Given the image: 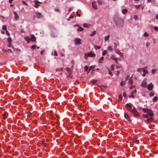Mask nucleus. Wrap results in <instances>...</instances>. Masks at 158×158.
I'll list each match as a JSON object with an SVG mask.
<instances>
[{
  "label": "nucleus",
  "instance_id": "nucleus-9",
  "mask_svg": "<svg viewBox=\"0 0 158 158\" xmlns=\"http://www.w3.org/2000/svg\"><path fill=\"white\" fill-rule=\"evenodd\" d=\"M115 52L116 53L118 54L122 57H123V53L121 52L118 49H115Z\"/></svg>",
  "mask_w": 158,
  "mask_h": 158
},
{
  "label": "nucleus",
  "instance_id": "nucleus-60",
  "mask_svg": "<svg viewBox=\"0 0 158 158\" xmlns=\"http://www.w3.org/2000/svg\"><path fill=\"white\" fill-rule=\"evenodd\" d=\"M54 55L55 56H56L57 55V52L56 51L55 52Z\"/></svg>",
  "mask_w": 158,
  "mask_h": 158
},
{
  "label": "nucleus",
  "instance_id": "nucleus-17",
  "mask_svg": "<svg viewBox=\"0 0 158 158\" xmlns=\"http://www.w3.org/2000/svg\"><path fill=\"white\" fill-rule=\"evenodd\" d=\"M75 26H77L78 27V28L77 29V31H81L84 30L83 28L82 27L79 26L77 25H75Z\"/></svg>",
  "mask_w": 158,
  "mask_h": 158
},
{
  "label": "nucleus",
  "instance_id": "nucleus-50",
  "mask_svg": "<svg viewBox=\"0 0 158 158\" xmlns=\"http://www.w3.org/2000/svg\"><path fill=\"white\" fill-rule=\"evenodd\" d=\"M144 36H145L147 37V36H148V34L147 32H145V33H144Z\"/></svg>",
  "mask_w": 158,
  "mask_h": 158
},
{
  "label": "nucleus",
  "instance_id": "nucleus-35",
  "mask_svg": "<svg viewBox=\"0 0 158 158\" xmlns=\"http://www.w3.org/2000/svg\"><path fill=\"white\" fill-rule=\"evenodd\" d=\"M143 70H144L143 69L139 68V69H138L137 71L139 72H141L142 71H143Z\"/></svg>",
  "mask_w": 158,
  "mask_h": 158
},
{
  "label": "nucleus",
  "instance_id": "nucleus-51",
  "mask_svg": "<svg viewBox=\"0 0 158 158\" xmlns=\"http://www.w3.org/2000/svg\"><path fill=\"white\" fill-rule=\"evenodd\" d=\"M149 95L150 97H152L154 95V94L153 93H150L149 94Z\"/></svg>",
  "mask_w": 158,
  "mask_h": 158
},
{
  "label": "nucleus",
  "instance_id": "nucleus-10",
  "mask_svg": "<svg viewBox=\"0 0 158 158\" xmlns=\"http://www.w3.org/2000/svg\"><path fill=\"white\" fill-rule=\"evenodd\" d=\"M136 92V88H134L131 91V93L130 96H129V97H132L133 98H134V96L133 95Z\"/></svg>",
  "mask_w": 158,
  "mask_h": 158
},
{
  "label": "nucleus",
  "instance_id": "nucleus-7",
  "mask_svg": "<svg viewBox=\"0 0 158 158\" xmlns=\"http://www.w3.org/2000/svg\"><path fill=\"white\" fill-rule=\"evenodd\" d=\"M131 111L135 117H137L139 116L138 113L137 112V110L135 109L134 108L132 109Z\"/></svg>",
  "mask_w": 158,
  "mask_h": 158
},
{
  "label": "nucleus",
  "instance_id": "nucleus-45",
  "mask_svg": "<svg viewBox=\"0 0 158 158\" xmlns=\"http://www.w3.org/2000/svg\"><path fill=\"white\" fill-rule=\"evenodd\" d=\"M133 141L134 143H136L137 144H138V141L137 140H135V139H133Z\"/></svg>",
  "mask_w": 158,
  "mask_h": 158
},
{
  "label": "nucleus",
  "instance_id": "nucleus-22",
  "mask_svg": "<svg viewBox=\"0 0 158 158\" xmlns=\"http://www.w3.org/2000/svg\"><path fill=\"white\" fill-rule=\"evenodd\" d=\"M143 73L142 74V76H145L147 74V73H148V71L147 70H143Z\"/></svg>",
  "mask_w": 158,
  "mask_h": 158
},
{
  "label": "nucleus",
  "instance_id": "nucleus-15",
  "mask_svg": "<svg viewBox=\"0 0 158 158\" xmlns=\"http://www.w3.org/2000/svg\"><path fill=\"white\" fill-rule=\"evenodd\" d=\"M92 6L93 8L95 9H97L96 3L95 2H93L92 3Z\"/></svg>",
  "mask_w": 158,
  "mask_h": 158
},
{
  "label": "nucleus",
  "instance_id": "nucleus-23",
  "mask_svg": "<svg viewBox=\"0 0 158 158\" xmlns=\"http://www.w3.org/2000/svg\"><path fill=\"white\" fill-rule=\"evenodd\" d=\"M104 59V57L102 56L98 60V62L101 63L102 62V61Z\"/></svg>",
  "mask_w": 158,
  "mask_h": 158
},
{
  "label": "nucleus",
  "instance_id": "nucleus-34",
  "mask_svg": "<svg viewBox=\"0 0 158 158\" xmlns=\"http://www.w3.org/2000/svg\"><path fill=\"white\" fill-rule=\"evenodd\" d=\"M107 54V52L106 50H104L102 53L103 56L106 55Z\"/></svg>",
  "mask_w": 158,
  "mask_h": 158
},
{
  "label": "nucleus",
  "instance_id": "nucleus-63",
  "mask_svg": "<svg viewBox=\"0 0 158 158\" xmlns=\"http://www.w3.org/2000/svg\"><path fill=\"white\" fill-rule=\"evenodd\" d=\"M22 3H23V4H25V5H27V4H26V2H25L24 1H22Z\"/></svg>",
  "mask_w": 158,
  "mask_h": 158
},
{
  "label": "nucleus",
  "instance_id": "nucleus-64",
  "mask_svg": "<svg viewBox=\"0 0 158 158\" xmlns=\"http://www.w3.org/2000/svg\"><path fill=\"white\" fill-rule=\"evenodd\" d=\"M156 19H158V14L156 15Z\"/></svg>",
  "mask_w": 158,
  "mask_h": 158
},
{
  "label": "nucleus",
  "instance_id": "nucleus-58",
  "mask_svg": "<svg viewBox=\"0 0 158 158\" xmlns=\"http://www.w3.org/2000/svg\"><path fill=\"white\" fill-rule=\"evenodd\" d=\"M117 47V45L116 44V43H114V48H116Z\"/></svg>",
  "mask_w": 158,
  "mask_h": 158
},
{
  "label": "nucleus",
  "instance_id": "nucleus-47",
  "mask_svg": "<svg viewBox=\"0 0 158 158\" xmlns=\"http://www.w3.org/2000/svg\"><path fill=\"white\" fill-rule=\"evenodd\" d=\"M150 43L149 42H147L146 43V47H148L150 45Z\"/></svg>",
  "mask_w": 158,
  "mask_h": 158
},
{
  "label": "nucleus",
  "instance_id": "nucleus-21",
  "mask_svg": "<svg viewBox=\"0 0 158 158\" xmlns=\"http://www.w3.org/2000/svg\"><path fill=\"white\" fill-rule=\"evenodd\" d=\"M83 26L84 27L88 28L89 27V25L87 23H84Z\"/></svg>",
  "mask_w": 158,
  "mask_h": 158
},
{
  "label": "nucleus",
  "instance_id": "nucleus-4",
  "mask_svg": "<svg viewBox=\"0 0 158 158\" xmlns=\"http://www.w3.org/2000/svg\"><path fill=\"white\" fill-rule=\"evenodd\" d=\"M115 24L119 27H121L123 25V22L122 20L118 19V20L116 21Z\"/></svg>",
  "mask_w": 158,
  "mask_h": 158
},
{
  "label": "nucleus",
  "instance_id": "nucleus-43",
  "mask_svg": "<svg viewBox=\"0 0 158 158\" xmlns=\"http://www.w3.org/2000/svg\"><path fill=\"white\" fill-rule=\"evenodd\" d=\"M109 71V75H110V76H112L113 75L112 73L108 69Z\"/></svg>",
  "mask_w": 158,
  "mask_h": 158
},
{
  "label": "nucleus",
  "instance_id": "nucleus-3",
  "mask_svg": "<svg viewBox=\"0 0 158 158\" xmlns=\"http://www.w3.org/2000/svg\"><path fill=\"white\" fill-rule=\"evenodd\" d=\"M95 54L93 53L92 52H91L89 53H86L85 54L84 58L87 59L88 57H93L95 56Z\"/></svg>",
  "mask_w": 158,
  "mask_h": 158
},
{
  "label": "nucleus",
  "instance_id": "nucleus-61",
  "mask_svg": "<svg viewBox=\"0 0 158 158\" xmlns=\"http://www.w3.org/2000/svg\"><path fill=\"white\" fill-rule=\"evenodd\" d=\"M73 18V16L72 15H71L70 17H69V19H72Z\"/></svg>",
  "mask_w": 158,
  "mask_h": 158
},
{
  "label": "nucleus",
  "instance_id": "nucleus-40",
  "mask_svg": "<svg viewBox=\"0 0 158 158\" xmlns=\"http://www.w3.org/2000/svg\"><path fill=\"white\" fill-rule=\"evenodd\" d=\"M111 69L112 70H114V65H112L111 66Z\"/></svg>",
  "mask_w": 158,
  "mask_h": 158
},
{
  "label": "nucleus",
  "instance_id": "nucleus-53",
  "mask_svg": "<svg viewBox=\"0 0 158 158\" xmlns=\"http://www.w3.org/2000/svg\"><path fill=\"white\" fill-rule=\"evenodd\" d=\"M55 10L56 12H59L60 11V10L57 8H56Z\"/></svg>",
  "mask_w": 158,
  "mask_h": 158
},
{
  "label": "nucleus",
  "instance_id": "nucleus-57",
  "mask_svg": "<svg viewBox=\"0 0 158 158\" xmlns=\"http://www.w3.org/2000/svg\"><path fill=\"white\" fill-rule=\"evenodd\" d=\"M135 86L134 85H132L131 86V87H130V89H132L133 88H134V89L135 88Z\"/></svg>",
  "mask_w": 158,
  "mask_h": 158
},
{
  "label": "nucleus",
  "instance_id": "nucleus-14",
  "mask_svg": "<svg viewBox=\"0 0 158 158\" xmlns=\"http://www.w3.org/2000/svg\"><path fill=\"white\" fill-rule=\"evenodd\" d=\"M14 14L15 15V19L16 20L18 19L19 18V16L18 15L17 12H14Z\"/></svg>",
  "mask_w": 158,
  "mask_h": 158
},
{
  "label": "nucleus",
  "instance_id": "nucleus-56",
  "mask_svg": "<svg viewBox=\"0 0 158 158\" xmlns=\"http://www.w3.org/2000/svg\"><path fill=\"white\" fill-rule=\"evenodd\" d=\"M98 4L100 5H102V2L101 1H98Z\"/></svg>",
  "mask_w": 158,
  "mask_h": 158
},
{
  "label": "nucleus",
  "instance_id": "nucleus-41",
  "mask_svg": "<svg viewBox=\"0 0 158 158\" xmlns=\"http://www.w3.org/2000/svg\"><path fill=\"white\" fill-rule=\"evenodd\" d=\"M134 6L135 7L136 9H138L140 6V5H135Z\"/></svg>",
  "mask_w": 158,
  "mask_h": 158
},
{
  "label": "nucleus",
  "instance_id": "nucleus-1",
  "mask_svg": "<svg viewBox=\"0 0 158 158\" xmlns=\"http://www.w3.org/2000/svg\"><path fill=\"white\" fill-rule=\"evenodd\" d=\"M142 110L146 114L142 115V116L143 117L145 118H148L149 117H150L149 118L146 120V122L148 123L152 122L153 119V117L154 116L152 111L151 109L148 108H143Z\"/></svg>",
  "mask_w": 158,
  "mask_h": 158
},
{
  "label": "nucleus",
  "instance_id": "nucleus-16",
  "mask_svg": "<svg viewBox=\"0 0 158 158\" xmlns=\"http://www.w3.org/2000/svg\"><path fill=\"white\" fill-rule=\"evenodd\" d=\"M147 85V82L145 80H144L141 83V85L143 87H145Z\"/></svg>",
  "mask_w": 158,
  "mask_h": 158
},
{
  "label": "nucleus",
  "instance_id": "nucleus-25",
  "mask_svg": "<svg viewBox=\"0 0 158 158\" xmlns=\"http://www.w3.org/2000/svg\"><path fill=\"white\" fill-rule=\"evenodd\" d=\"M95 67V65H92L89 67V71L87 73H89V71L90 70H91L93 68H94Z\"/></svg>",
  "mask_w": 158,
  "mask_h": 158
},
{
  "label": "nucleus",
  "instance_id": "nucleus-12",
  "mask_svg": "<svg viewBox=\"0 0 158 158\" xmlns=\"http://www.w3.org/2000/svg\"><path fill=\"white\" fill-rule=\"evenodd\" d=\"M35 3V8H38L39 6V4L41 3V2L38 1L37 0H35L34 1Z\"/></svg>",
  "mask_w": 158,
  "mask_h": 158
},
{
  "label": "nucleus",
  "instance_id": "nucleus-62",
  "mask_svg": "<svg viewBox=\"0 0 158 158\" xmlns=\"http://www.w3.org/2000/svg\"><path fill=\"white\" fill-rule=\"evenodd\" d=\"M60 56H64V54L63 53H61L60 54Z\"/></svg>",
  "mask_w": 158,
  "mask_h": 158
},
{
  "label": "nucleus",
  "instance_id": "nucleus-24",
  "mask_svg": "<svg viewBox=\"0 0 158 158\" xmlns=\"http://www.w3.org/2000/svg\"><path fill=\"white\" fill-rule=\"evenodd\" d=\"M127 10L126 9H124L122 10V13L123 14H125L127 13Z\"/></svg>",
  "mask_w": 158,
  "mask_h": 158
},
{
  "label": "nucleus",
  "instance_id": "nucleus-31",
  "mask_svg": "<svg viewBox=\"0 0 158 158\" xmlns=\"http://www.w3.org/2000/svg\"><path fill=\"white\" fill-rule=\"evenodd\" d=\"M158 98L157 97L155 96L153 98L152 100L154 102H155L158 100Z\"/></svg>",
  "mask_w": 158,
  "mask_h": 158
},
{
  "label": "nucleus",
  "instance_id": "nucleus-8",
  "mask_svg": "<svg viewBox=\"0 0 158 158\" xmlns=\"http://www.w3.org/2000/svg\"><path fill=\"white\" fill-rule=\"evenodd\" d=\"M127 109L131 111L132 110V104L131 103H127L126 105Z\"/></svg>",
  "mask_w": 158,
  "mask_h": 158
},
{
  "label": "nucleus",
  "instance_id": "nucleus-37",
  "mask_svg": "<svg viewBox=\"0 0 158 158\" xmlns=\"http://www.w3.org/2000/svg\"><path fill=\"white\" fill-rule=\"evenodd\" d=\"M2 29L3 30L6 31V30H6V26L5 25H3L2 27Z\"/></svg>",
  "mask_w": 158,
  "mask_h": 158
},
{
  "label": "nucleus",
  "instance_id": "nucleus-19",
  "mask_svg": "<svg viewBox=\"0 0 158 158\" xmlns=\"http://www.w3.org/2000/svg\"><path fill=\"white\" fill-rule=\"evenodd\" d=\"M98 81V80L96 79H93L90 81V82L93 84H96V83Z\"/></svg>",
  "mask_w": 158,
  "mask_h": 158
},
{
  "label": "nucleus",
  "instance_id": "nucleus-38",
  "mask_svg": "<svg viewBox=\"0 0 158 158\" xmlns=\"http://www.w3.org/2000/svg\"><path fill=\"white\" fill-rule=\"evenodd\" d=\"M88 67L86 65L84 67L85 71H87L88 70Z\"/></svg>",
  "mask_w": 158,
  "mask_h": 158
},
{
  "label": "nucleus",
  "instance_id": "nucleus-52",
  "mask_svg": "<svg viewBox=\"0 0 158 158\" xmlns=\"http://www.w3.org/2000/svg\"><path fill=\"white\" fill-rule=\"evenodd\" d=\"M134 19L135 20H136L138 19V17L137 15H135L134 16Z\"/></svg>",
  "mask_w": 158,
  "mask_h": 158
},
{
  "label": "nucleus",
  "instance_id": "nucleus-36",
  "mask_svg": "<svg viewBox=\"0 0 158 158\" xmlns=\"http://www.w3.org/2000/svg\"><path fill=\"white\" fill-rule=\"evenodd\" d=\"M62 68H58L56 70V71H62Z\"/></svg>",
  "mask_w": 158,
  "mask_h": 158
},
{
  "label": "nucleus",
  "instance_id": "nucleus-18",
  "mask_svg": "<svg viewBox=\"0 0 158 158\" xmlns=\"http://www.w3.org/2000/svg\"><path fill=\"white\" fill-rule=\"evenodd\" d=\"M36 15L37 18L38 19L42 17V15L39 12H36Z\"/></svg>",
  "mask_w": 158,
  "mask_h": 158
},
{
  "label": "nucleus",
  "instance_id": "nucleus-49",
  "mask_svg": "<svg viewBox=\"0 0 158 158\" xmlns=\"http://www.w3.org/2000/svg\"><path fill=\"white\" fill-rule=\"evenodd\" d=\"M45 51L44 50H43L40 52V54L41 55H42L44 52Z\"/></svg>",
  "mask_w": 158,
  "mask_h": 158
},
{
  "label": "nucleus",
  "instance_id": "nucleus-28",
  "mask_svg": "<svg viewBox=\"0 0 158 158\" xmlns=\"http://www.w3.org/2000/svg\"><path fill=\"white\" fill-rule=\"evenodd\" d=\"M94 48L96 49H99L101 48L100 46L97 45H94Z\"/></svg>",
  "mask_w": 158,
  "mask_h": 158
},
{
  "label": "nucleus",
  "instance_id": "nucleus-48",
  "mask_svg": "<svg viewBox=\"0 0 158 158\" xmlns=\"http://www.w3.org/2000/svg\"><path fill=\"white\" fill-rule=\"evenodd\" d=\"M154 29L156 31H158V27H154Z\"/></svg>",
  "mask_w": 158,
  "mask_h": 158
},
{
  "label": "nucleus",
  "instance_id": "nucleus-11",
  "mask_svg": "<svg viewBox=\"0 0 158 158\" xmlns=\"http://www.w3.org/2000/svg\"><path fill=\"white\" fill-rule=\"evenodd\" d=\"M153 87V85L152 83L148 84L147 86V88L149 90H152Z\"/></svg>",
  "mask_w": 158,
  "mask_h": 158
},
{
  "label": "nucleus",
  "instance_id": "nucleus-29",
  "mask_svg": "<svg viewBox=\"0 0 158 158\" xmlns=\"http://www.w3.org/2000/svg\"><path fill=\"white\" fill-rule=\"evenodd\" d=\"M81 13V11H77L76 12V14L77 15V16L78 17H80L81 16V14L80 13Z\"/></svg>",
  "mask_w": 158,
  "mask_h": 158
},
{
  "label": "nucleus",
  "instance_id": "nucleus-46",
  "mask_svg": "<svg viewBox=\"0 0 158 158\" xmlns=\"http://www.w3.org/2000/svg\"><path fill=\"white\" fill-rule=\"evenodd\" d=\"M156 70L155 69H152V73L153 74L154 73L156 72Z\"/></svg>",
  "mask_w": 158,
  "mask_h": 158
},
{
  "label": "nucleus",
  "instance_id": "nucleus-27",
  "mask_svg": "<svg viewBox=\"0 0 158 158\" xmlns=\"http://www.w3.org/2000/svg\"><path fill=\"white\" fill-rule=\"evenodd\" d=\"M7 42L8 43H11V39L10 37H9L7 39Z\"/></svg>",
  "mask_w": 158,
  "mask_h": 158
},
{
  "label": "nucleus",
  "instance_id": "nucleus-6",
  "mask_svg": "<svg viewBox=\"0 0 158 158\" xmlns=\"http://www.w3.org/2000/svg\"><path fill=\"white\" fill-rule=\"evenodd\" d=\"M128 80V83L130 84H132L133 83V81L131 77H130V76H127L125 78V80Z\"/></svg>",
  "mask_w": 158,
  "mask_h": 158
},
{
  "label": "nucleus",
  "instance_id": "nucleus-39",
  "mask_svg": "<svg viewBox=\"0 0 158 158\" xmlns=\"http://www.w3.org/2000/svg\"><path fill=\"white\" fill-rule=\"evenodd\" d=\"M66 70L67 72H68L69 73L71 71L70 69L68 67H67L66 68Z\"/></svg>",
  "mask_w": 158,
  "mask_h": 158
},
{
  "label": "nucleus",
  "instance_id": "nucleus-44",
  "mask_svg": "<svg viewBox=\"0 0 158 158\" xmlns=\"http://www.w3.org/2000/svg\"><path fill=\"white\" fill-rule=\"evenodd\" d=\"M36 46H35V45H32V46H31V48L32 49H34V48H36Z\"/></svg>",
  "mask_w": 158,
  "mask_h": 158
},
{
  "label": "nucleus",
  "instance_id": "nucleus-2",
  "mask_svg": "<svg viewBox=\"0 0 158 158\" xmlns=\"http://www.w3.org/2000/svg\"><path fill=\"white\" fill-rule=\"evenodd\" d=\"M30 37L28 36L25 37L24 39L27 41V43L29 42L30 40L31 41L34 42L36 41V39L35 36L33 35H30Z\"/></svg>",
  "mask_w": 158,
  "mask_h": 158
},
{
  "label": "nucleus",
  "instance_id": "nucleus-42",
  "mask_svg": "<svg viewBox=\"0 0 158 158\" xmlns=\"http://www.w3.org/2000/svg\"><path fill=\"white\" fill-rule=\"evenodd\" d=\"M107 50H109L111 51H112V48L111 47H110V46H109L108 47Z\"/></svg>",
  "mask_w": 158,
  "mask_h": 158
},
{
  "label": "nucleus",
  "instance_id": "nucleus-59",
  "mask_svg": "<svg viewBox=\"0 0 158 158\" xmlns=\"http://www.w3.org/2000/svg\"><path fill=\"white\" fill-rule=\"evenodd\" d=\"M120 73V71H118L117 72V73H116V74L117 75H118Z\"/></svg>",
  "mask_w": 158,
  "mask_h": 158
},
{
  "label": "nucleus",
  "instance_id": "nucleus-20",
  "mask_svg": "<svg viewBox=\"0 0 158 158\" xmlns=\"http://www.w3.org/2000/svg\"><path fill=\"white\" fill-rule=\"evenodd\" d=\"M110 36L109 35L106 36L104 38V40L105 41H106L108 40L110 38Z\"/></svg>",
  "mask_w": 158,
  "mask_h": 158
},
{
  "label": "nucleus",
  "instance_id": "nucleus-55",
  "mask_svg": "<svg viewBox=\"0 0 158 158\" xmlns=\"http://www.w3.org/2000/svg\"><path fill=\"white\" fill-rule=\"evenodd\" d=\"M123 96L124 97H126L127 96V94H126V93H125V92H124L123 93Z\"/></svg>",
  "mask_w": 158,
  "mask_h": 158
},
{
  "label": "nucleus",
  "instance_id": "nucleus-30",
  "mask_svg": "<svg viewBox=\"0 0 158 158\" xmlns=\"http://www.w3.org/2000/svg\"><path fill=\"white\" fill-rule=\"evenodd\" d=\"M122 96L121 94H119L118 95V98L119 100L121 101L122 99Z\"/></svg>",
  "mask_w": 158,
  "mask_h": 158
},
{
  "label": "nucleus",
  "instance_id": "nucleus-13",
  "mask_svg": "<svg viewBox=\"0 0 158 158\" xmlns=\"http://www.w3.org/2000/svg\"><path fill=\"white\" fill-rule=\"evenodd\" d=\"M110 58L112 60H114L117 62H118L117 61V58H116L113 55H111L110 56Z\"/></svg>",
  "mask_w": 158,
  "mask_h": 158
},
{
  "label": "nucleus",
  "instance_id": "nucleus-54",
  "mask_svg": "<svg viewBox=\"0 0 158 158\" xmlns=\"http://www.w3.org/2000/svg\"><path fill=\"white\" fill-rule=\"evenodd\" d=\"M6 34L8 35V36H9L10 34H9V33L8 32V31L7 30H6Z\"/></svg>",
  "mask_w": 158,
  "mask_h": 158
},
{
  "label": "nucleus",
  "instance_id": "nucleus-33",
  "mask_svg": "<svg viewBox=\"0 0 158 158\" xmlns=\"http://www.w3.org/2000/svg\"><path fill=\"white\" fill-rule=\"evenodd\" d=\"M124 116L125 118H126L127 119H128L129 118V116L128 114H125Z\"/></svg>",
  "mask_w": 158,
  "mask_h": 158
},
{
  "label": "nucleus",
  "instance_id": "nucleus-5",
  "mask_svg": "<svg viewBox=\"0 0 158 158\" xmlns=\"http://www.w3.org/2000/svg\"><path fill=\"white\" fill-rule=\"evenodd\" d=\"M74 41L76 45H79L81 44V40L80 38H76Z\"/></svg>",
  "mask_w": 158,
  "mask_h": 158
},
{
  "label": "nucleus",
  "instance_id": "nucleus-26",
  "mask_svg": "<svg viewBox=\"0 0 158 158\" xmlns=\"http://www.w3.org/2000/svg\"><path fill=\"white\" fill-rule=\"evenodd\" d=\"M8 46L9 48L11 47L12 48H13L14 49V47H13V46H12V44H11V43H8Z\"/></svg>",
  "mask_w": 158,
  "mask_h": 158
},
{
  "label": "nucleus",
  "instance_id": "nucleus-32",
  "mask_svg": "<svg viewBox=\"0 0 158 158\" xmlns=\"http://www.w3.org/2000/svg\"><path fill=\"white\" fill-rule=\"evenodd\" d=\"M96 33V31H94L93 32H92L90 34V35L91 36H94L95 34Z\"/></svg>",
  "mask_w": 158,
  "mask_h": 158
}]
</instances>
